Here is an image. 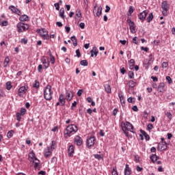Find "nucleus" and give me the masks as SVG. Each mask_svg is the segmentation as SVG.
<instances>
[{
    "label": "nucleus",
    "mask_w": 175,
    "mask_h": 175,
    "mask_svg": "<svg viewBox=\"0 0 175 175\" xmlns=\"http://www.w3.org/2000/svg\"><path fill=\"white\" fill-rule=\"evenodd\" d=\"M28 160L34 163L33 166L36 170H40V161L38 159L37 157L35 156V152H33V150L29 153Z\"/></svg>",
    "instance_id": "1"
},
{
    "label": "nucleus",
    "mask_w": 175,
    "mask_h": 175,
    "mask_svg": "<svg viewBox=\"0 0 175 175\" xmlns=\"http://www.w3.org/2000/svg\"><path fill=\"white\" fill-rule=\"evenodd\" d=\"M54 92L53 91L52 87L50 85H47L44 89V98L46 100H51L53 99V95Z\"/></svg>",
    "instance_id": "2"
},
{
    "label": "nucleus",
    "mask_w": 175,
    "mask_h": 175,
    "mask_svg": "<svg viewBox=\"0 0 175 175\" xmlns=\"http://www.w3.org/2000/svg\"><path fill=\"white\" fill-rule=\"evenodd\" d=\"M122 129L124 133V135L128 137L129 136V133H128L129 131V132H135L133 131V125L131 124L129 122H126L125 123H122Z\"/></svg>",
    "instance_id": "3"
},
{
    "label": "nucleus",
    "mask_w": 175,
    "mask_h": 175,
    "mask_svg": "<svg viewBox=\"0 0 175 175\" xmlns=\"http://www.w3.org/2000/svg\"><path fill=\"white\" fill-rule=\"evenodd\" d=\"M66 131L67 136L70 137L71 135H75V133H76V132H77L78 128H77V126H76L75 124H70L66 127Z\"/></svg>",
    "instance_id": "4"
},
{
    "label": "nucleus",
    "mask_w": 175,
    "mask_h": 175,
    "mask_svg": "<svg viewBox=\"0 0 175 175\" xmlns=\"http://www.w3.org/2000/svg\"><path fill=\"white\" fill-rule=\"evenodd\" d=\"M17 31L19 32V33H21L23 32H25L27 29L29 28V25L27 23L19 22L16 25Z\"/></svg>",
    "instance_id": "5"
},
{
    "label": "nucleus",
    "mask_w": 175,
    "mask_h": 175,
    "mask_svg": "<svg viewBox=\"0 0 175 175\" xmlns=\"http://www.w3.org/2000/svg\"><path fill=\"white\" fill-rule=\"evenodd\" d=\"M37 32L38 33H40V36L44 40H49V39H50V36H49V31H47L46 29H38Z\"/></svg>",
    "instance_id": "6"
},
{
    "label": "nucleus",
    "mask_w": 175,
    "mask_h": 175,
    "mask_svg": "<svg viewBox=\"0 0 175 175\" xmlns=\"http://www.w3.org/2000/svg\"><path fill=\"white\" fill-rule=\"evenodd\" d=\"M161 8L163 9V14L164 16H167V10L170 8V5L167 3V1H163L161 3Z\"/></svg>",
    "instance_id": "7"
},
{
    "label": "nucleus",
    "mask_w": 175,
    "mask_h": 175,
    "mask_svg": "<svg viewBox=\"0 0 175 175\" xmlns=\"http://www.w3.org/2000/svg\"><path fill=\"white\" fill-rule=\"evenodd\" d=\"M27 91H28V85H24L19 88L18 90V96L23 97L24 95L27 94Z\"/></svg>",
    "instance_id": "8"
},
{
    "label": "nucleus",
    "mask_w": 175,
    "mask_h": 175,
    "mask_svg": "<svg viewBox=\"0 0 175 175\" xmlns=\"http://www.w3.org/2000/svg\"><path fill=\"white\" fill-rule=\"evenodd\" d=\"M9 10L12 12L13 14H17L18 16H21L23 13L21 12V10H20L18 8L15 7L14 5H10L8 7Z\"/></svg>",
    "instance_id": "9"
},
{
    "label": "nucleus",
    "mask_w": 175,
    "mask_h": 175,
    "mask_svg": "<svg viewBox=\"0 0 175 175\" xmlns=\"http://www.w3.org/2000/svg\"><path fill=\"white\" fill-rule=\"evenodd\" d=\"M159 151H165L167 148V144L163 138H161V142L158 144Z\"/></svg>",
    "instance_id": "10"
},
{
    "label": "nucleus",
    "mask_w": 175,
    "mask_h": 175,
    "mask_svg": "<svg viewBox=\"0 0 175 175\" xmlns=\"http://www.w3.org/2000/svg\"><path fill=\"white\" fill-rule=\"evenodd\" d=\"M95 137H90L86 139V146L88 148H91L95 144Z\"/></svg>",
    "instance_id": "11"
},
{
    "label": "nucleus",
    "mask_w": 175,
    "mask_h": 175,
    "mask_svg": "<svg viewBox=\"0 0 175 175\" xmlns=\"http://www.w3.org/2000/svg\"><path fill=\"white\" fill-rule=\"evenodd\" d=\"M127 23L129 25V28L131 33H136V26L135 25V22L132 21L131 19L127 20Z\"/></svg>",
    "instance_id": "12"
},
{
    "label": "nucleus",
    "mask_w": 175,
    "mask_h": 175,
    "mask_svg": "<svg viewBox=\"0 0 175 175\" xmlns=\"http://www.w3.org/2000/svg\"><path fill=\"white\" fill-rule=\"evenodd\" d=\"M41 62L44 69H48L49 66H50V62L44 56L41 58Z\"/></svg>",
    "instance_id": "13"
},
{
    "label": "nucleus",
    "mask_w": 175,
    "mask_h": 175,
    "mask_svg": "<svg viewBox=\"0 0 175 175\" xmlns=\"http://www.w3.org/2000/svg\"><path fill=\"white\" fill-rule=\"evenodd\" d=\"M74 143L77 146H81L83 144V138L79 135L75 136L74 139Z\"/></svg>",
    "instance_id": "14"
},
{
    "label": "nucleus",
    "mask_w": 175,
    "mask_h": 175,
    "mask_svg": "<svg viewBox=\"0 0 175 175\" xmlns=\"http://www.w3.org/2000/svg\"><path fill=\"white\" fill-rule=\"evenodd\" d=\"M148 14V12L146 10H144L138 15V18H139L141 21H144Z\"/></svg>",
    "instance_id": "15"
},
{
    "label": "nucleus",
    "mask_w": 175,
    "mask_h": 175,
    "mask_svg": "<svg viewBox=\"0 0 175 175\" xmlns=\"http://www.w3.org/2000/svg\"><path fill=\"white\" fill-rule=\"evenodd\" d=\"M52 154H53V150H51L50 146H48L44 152V155L45 158H49V157H50V155H51Z\"/></svg>",
    "instance_id": "16"
},
{
    "label": "nucleus",
    "mask_w": 175,
    "mask_h": 175,
    "mask_svg": "<svg viewBox=\"0 0 175 175\" xmlns=\"http://www.w3.org/2000/svg\"><path fill=\"white\" fill-rule=\"evenodd\" d=\"M68 157H70L71 158L73 157V154H75V146L73 145L68 147Z\"/></svg>",
    "instance_id": "17"
},
{
    "label": "nucleus",
    "mask_w": 175,
    "mask_h": 175,
    "mask_svg": "<svg viewBox=\"0 0 175 175\" xmlns=\"http://www.w3.org/2000/svg\"><path fill=\"white\" fill-rule=\"evenodd\" d=\"M132 174V170L129 167V165L126 164L124 168V175H131Z\"/></svg>",
    "instance_id": "18"
},
{
    "label": "nucleus",
    "mask_w": 175,
    "mask_h": 175,
    "mask_svg": "<svg viewBox=\"0 0 175 175\" xmlns=\"http://www.w3.org/2000/svg\"><path fill=\"white\" fill-rule=\"evenodd\" d=\"M66 99L67 100H72V99H73V92H71V91L66 92Z\"/></svg>",
    "instance_id": "19"
},
{
    "label": "nucleus",
    "mask_w": 175,
    "mask_h": 175,
    "mask_svg": "<svg viewBox=\"0 0 175 175\" xmlns=\"http://www.w3.org/2000/svg\"><path fill=\"white\" fill-rule=\"evenodd\" d=\"M59 102L61 106H65V96H64V94L59 95Z\"/></svg>",
    "instance_id": "20"
},
{
    "label": "nucleus",
    "mask_w": 175,
    "mask_h": 175,
    "mask_svg": "<svg viewBox=\"0 0 175 175\" xmlns=\"http://www.w3.org/2000/svg\"><path fill=\"white\" fill-rule=\"evenodd\" d=\"M19 20L21 23H24V21H28L29 20V16H28V15L23 14L19 17Z\"/></svg>",
    "instance_id": "21"
},
{
    "label": "nucleus",
    "mask_w": 175,
    "mask_h": 175,
    "mask_svg": "<svg viewBox=\"0 0 175 175\" xmlns=\"http://www.w3.org/2000/svg\"><path fill=\"white\" fill-rule=\"evenodd\" d=\"M98 53H99V51H98L96 46L93 47L92 50L90 51L91 57H94V55H95V57H96V55H98Z\"/></svg>",
    "instance_id": "22"
},
{
    "label": "nucleus",
    "mask_w": 175,
    "mask_h": 175,
    "mask_svg": "<svg viewBox=\"0 0 175 175\" xmlns=\"http://www.w3.org/2000/svg\"><path fill=\"white\" fill-rule=\"evenodd\" d=\"M48 53L49 54L50 61H51L52 65H54V64H55V57H54L53 54H51V51H49Z\"/></svg>",
    "instance_id": "23"
},
{
    "label": "nucleus",
    "mask_w": 175,
    "mask_h": 175,
    "mask_svg": "<svg viewBox=\"0 0 175 175\" xmlns=\"http://www.w3.org/2000/svg\"><path fill=\"white\" fill-rule=\"evenodd\" d=\"M136 85H137V83H136L135 81H134L133 80H130L129 81V88H135V87H136Z\"/></svg>",
    "instance_id": "24"
},
{
    "label": "nucleus",
    "mask_w": 175,
    "mask_h": 175,
    "mask_svg": "<svg viewBox=\"0 0 175 175\" xmlns=\"http://www.w3.org/2000/svg\"><path fill=\"white\" fill-rule=\"evenodd\" d=\"M165 88V83H160L158 86V91L159 92H163Z\"/></svg>",
    "instance_id": "25"
},
{
    "label": "nucleus",
    "mask_w": 175,
    "mask_h": 175,
    "mask_svg": "<svg viewBox=\"0 0 175 175\" xmlns=\"http://www.w3.org/2000/svg\"><path fill=\"white\" fill-rule=\"evenodd\" d=\"M118 96L122 106H124V105H125V98H124L122 94H119Z\"/></svg>",
    "instance_id": "26"
},
{
    "label": "nucleus",
    "mask_w": 175,
    "mask_h": 175,
    "mask_svg": "<svg viewBox=\"0 0 175 175\" xmlns=\"http://www.w3.org/2000/svg\"><path fill=\"white\" fill-rule=\"evenodd\" d=\"M40 87V83L38 80H36L33 83V88H36V90H38Z\"/></svg>",
    "instance_id": "27"
},
{
    "label": "nucleus",
    "mask_w": 175,
    "mask_h": 175,
    "mask_svg": "<svg viewBox=\"0 0 175 175\" xmlns=\"http://www.w3.org/2000/svg\"><path fill=\"white\" fill-rule=\"evenodd\" d=\"M9 62H10V59L9 58V56H7L3 62L4 68H8V65H9Z\"/></svg>",
    "instance_id": "28"
},
{
    "label": "nucleus",
    "mask_w": 175,
    "mask_h": 175,
    "mask_svg": "<svg viewBox=\"0 0 175 175\" xmlns=\"http://www.w3.org/2000/svg\"><path fill=\"white\" fill-rule=\"evenodd\" d=\"M150 159L153 163H155L157 162V159H159V157L157 156V154H152L150 156Z\"/></svg>",
    "instance_id": "29"
},
{
    "label": "nucleus",
    "mask_w": 175,
    "mask_h": 175,
    "mask_svg": "<svg viewBox=\"0 0 175 175\" xmlns=\"http://www.w3.org/2000/svg\"><path fill=\"white\" fill-rule=\"evenodd\" d=\"M65 9L64 8H62L59 11V16L64 19H65Z\"/></svg>",
    "instance_id": "30"
},
{
    "label": "nucleus",
    "mask_w": 175,
    "mask_h": 175,
    "mask_svg": "<svg viewBox=\"0 0 175 175\" xmlns=\"http://www.w3.org/2000/svg\"><path fill=\"white\" fill-rule=\"evenodd\" d=\"M105 91L107 94H111V88L110 87V85L106 84L105 85Z\"/></svg>",
    "instance_id": "31"
},
{
    "label": "nucleus",
    "mask_w": 175,
    "mask_h": 175,
    "mask_svg": "<svg viewBox=\"0 0 175 175\" xmlns=\"http://www.w3.org/2000/svg\"><path fill=\"white\" fill-rule=\"evenodd\" d=\"M50 148L51 149L52 151H53V150H55V148H57V143L55 142V141H52Z\"/></svg>",
    "instance_id": "32"
},
{
    "label": "nucleus",
    "mask_w": 175,
    "mask_h": 175,
    "mask_svg": "<svg viewBox=\"0 0 175 175\" xmlns=\"http://www.w3.org/2000/svg\"><path fill=\"white\" fill-rule=\"evenodd\" d=\"M5 85H6V90H8V91H10V90H12V82L10 81H8L6 83H5Z\"/></svg>",
    "instance_id": "33"
},
{
    "label": "nucleus",
    "mask_w": 175,
    "mask_h": 175,
    "mask_svg": "<svg viewBox=\"0 0 175 175\" xmlns=\"http://www.w3.org/2000/svg\"><path fill=\"white\" fill-rule=\"evenodd\" d=\"M154 19V15L152 14V13H150L148 14V16L147 18V22L148 23H151V21Z\"/></svg>",
    "instance_id": "34"
},
{
    "label": "nucleus",
    "mask_w": 175,
    "mask_h": 175,
    "mask_svg": "<svg viewBox=\"0 0 175 175\" xmlns=\"http://www.w3.org/2000/svg\"><path fill=\"white\" fill-rule=\"evenodd\" d=\"M164 113H165V116L167 117L168 120H170V121H172V113L169 111H165Z\"/></svg>",
    "instance_id": "35"
},
{
    "label": "nucleus",
    "mask_w": 175,
    "mask_h": 175,
    "mask_svg": "<svg viewBox=\"0 0 175 175\" xmlns=\"http://www.w3.org/2000/svg\"><path fill=\"white\" fill-rule=\"evenodd\" d=\"M94 157L96 159H98V161H101V159H103V154H96L94 155Z\"/></svg>",
    "instance_id": "36"
},
{
    "label": "nucleus",
    "mask_w": 175,
    "mask_h": 175,
    "mask_svg": "<svg viewBox=\"0 0 175 175\" xmlns=\"http://www.w3.org/2000/svg\"><path fill=\"white\" fill-rule=\"evenodd\" d=\"M71 40L73 42V46L76 47V46H77V39L76 38V37L75 36L71 37Z\"/></svg>",
    "instance_id": "37"
},
{
    "label": "nucleus",
    "mask_w": 175,
    "mask_h": 175,
    "mask_svg": "<svg viewBox=\"0 0 175 175\" xmlns=\"http://www.w3.org/2000/svg\"><path fill=\"white\" fill-rule=\"evenodd\" d=\"M13 133H14V131L13 130L8 131L7 133V137H8V139L13 137Z\"/></svg>",
    "instance_id": "38"
},
{
    "label": "nucleus",
    "mask_w": 175,
    "mask_h": 175,
    "mask_svg": "<svg viewBox=\"0 0 175 175\" xmlns=\"http://www.w3.org/2000/svg\"><path fill=\"white\" fill-rule=\"evenodd\" d=\"M101 14H102V8L98 7V8L97 9V12L96 13V15L97 16V17H99Z\"/></svg>",
    "instance_id": "39"
},
{
    "label": "nucleus",
    "mask_w": 175,
    "mask_h": 175,
    "mask_svg": "<svg viewBox=\"0 0 175 175\" xmlns=\"http://www.w3.org/2000/svg\"><path fill=\"white\" fill-rule=\"evenodd\" d=\"M127 101L129 102V103H135V102H136V98L129 97L128 98Z\"/></svg>",
    "instance_id": "40"
},
{
    "label": "nucleus",
    "mask_w": 175,
    "mask_h": 175,
    "mask_svg": "<svg viewBox=\"0 0 175 175\" xmlns=\"http://www.w3.org/2000/svg\"><path fill=\"white\" fill-rule=\"evenodd\" d=\"M80 64L82 66H88V62H87V60H82L80 62Z\"/></svg>",
    "instance_id": "41"
},
{
    "label": "nucleus",
    "mask_w": 175,
    "mask_h": 175,
    "mask_svg": "<svg viewBox=\"0 0 175 175\" xmlns=\"http://www.w3.org/2000/svg\"><path fill=\"white\" fill-rule=\"evenodd\" d=\"M111 174L112 175H118V172L117 171V167H113L112 171H111Z\"/></svg>",
    "instance_id": "42"
},
{
    "label": "nucleus",
    "mask_w": 175,
    "mask_h": 175,
    "mask_svg": "<svg viewBox=\"0 0 175 175\" xmlns=\"http://www.w3.org/2000/svg\"><path fill=\"white\" fill-rule=\"evenodd\" d=\"M75 16V18H80V17H81V12L80 10H77Z\"/></svg>",
    "instance_id": "43"
},
{
    "label": "nucleus",
    "mask_w": 175,
    "mask_h": 175,
    "mask_svg": "<svg viewBox=\"0 0 175 175\" xmlns=\"http://www.w3.org/2000/svg\"><path fill=\"white\" fill-rule=\"evenodd\" d=\"M21 116H23V115L21 114L20 112L16 113V117L17 121H18V122L21 121Z\"/></svg>",
    "instance_id": "44"
},
{
    "label": "nucleus",
    "mask_w": 175,
    "mask_h": 175,
    "mask_svg": "<svg viewBox=\"0 0 175 175\" xmlns=\"http://www.w3.org/2000/svg\"><path fill=\"white\" fill-rule=\"evenodd\" d=\"M133 12H135V10H133V6H130L129 7V14H128V16H132V13H133Z\"/></svg>",
    "instance_id": "45"
},
{
    "label": "nucleus",
    "mask_w": 175,
    "mask_h": 175,
    "mask_svg": "<svg viewBox=\"0 0 175 175\" xmlns=\"http://www.w3.org/2000/svg\"><path fill=\"white\" fill-rule=\"evenodd\" d=\"M129 79H135V73L133 71L129 72Z\"/></svg>",
    "instance_id": "46"
},
{
    "label": "nucleus",
    "mask_w": 175,
    "mask_h": 175,
    "mask_svg": "<svg viewBox=\"0 0 175 175\" xmlns=\"http://www.w3.org/2000/svg\"><path fill=\"white\" fill-rule=\"evenodd\" d=\"M5 96H6L5 92L3 91V90L0 89V98H5Z\"/></svg>",
    "instance_id": "47"
},
{
    "label": "nucleus",
    "mask_w": 175,
    "mask_h": 175,
    "mask_svg": "<svg viewBox=\"0 0 175 175\" xmlns=\"http://www.w3.org/2000/svg\"><path fill=\"white\" fill-rule=\"evenodd\" d=\"M133 43H134V44H139V39L137 37L135 36L133 38Z\"/></svg>",
    "instance_id": "48"
},
{
    "label": "nucleus",
    "mask_w": 175,
    "mask_h": 175,
    "mask_svg": "<svg viewBox=\"0 0 175 175\" xmlns=\"http://www.w3.org/2000/svg\"><path fill=\"white\" fill-rule=\"evenodd\" d=\"M25 113H27V109H25V108H21L20 114L22 116H25Z\"/></svg>",
    "instance_id": "49"
},
{
    "label": "nucleus",
    "mask_w": 175,
    "mask_h": 175,
    "mask_svg": "<svg viewBox=\"0 0 175 175\" xmlns=\"http://www.w3.org/2000/svg\"><path fill=\"white\" fill-rule=\"evenodd\" d=\"M135 162H136V163H140V157H139V155L135 156Z\"/></svg>",
    "instance_id": "50"
},
{
    "label": "nucleus",
    "mask_w": 175,
    "mask_h": 175,
    "mask_svg": "<svg viewBox=\"0 0 175 175\" xmlns=\"http://www.w3.org/2000/svg\"><path fill=\"white\" fill-rule=\"evenodd\" d=\"M167 66H169V63L167 62H164L162 63L161 64V68H167Z\"/></svg>",
    "instance_id": "51"
},
{
    "label": "nucleus",
    "mask_w": 175,
    "mask_h": 175,
    "mask_svg": "<svg viewBox=\"0 0 175 175\" xmlns=\"http://www.w3.org/2000/svg\"><path fill=\"white\" fill-rule=\"evenodd\" d=\"M166 80L168 81V84H172L173 83V81L172 80V78L170 76L166 77Z\"/></svg>",
    "instance_id": "52"
},
{
    "label": "nucleus",
    "mask_w": 175,
    "mask_h": 175,
    "mask_svg": "<svg viewBox=\"0 0 175 175\" xmlns=\"http://www.w3.org/2000/svg\"><path fill=\"white\" fill-rule=\"evenodd\" d=\"M8 25H9V22L8 21H3L1 23L2 27H8Z\"/></svg>",
    "instance_id": "53"
},
{
    "label": "nucleus",
    "mask_w": 175,
    "mask_h": 175,
    "mask_svg": "<svg viewBox=\"0 0 175 175\" xmlns=\"http://www.w3.org/2000/svg\"><path fill=\"white\" fill-rule=\"evenodd\" d=\"M152 128H154V125H152L151 123H149L147 126L148 131H151Z\"/></svg>",
    "instance_id": "54"
},
{
    "label": "nucleus",
    "mask_w": 175,
    "mask_h": 175,
    "mask_svg": "<svg viewBox=\"0 0 175 175\" xmlns=\"http://www.w3.org/2000/svg\"><path fill=\"white\" fill-rule=\"evenodd\" d=\"M129 64L130 66H135V59H131L129 62Z\"/></svg>",
    "instance_id": "55"
},
{
    "label": "nucleus",
    "mask_w": 175,
    "mask_h": 175,
    "mask_svg": "<svg viewBox=\"0 0 175 175\" xmlns=\"http://www.w3.org/2000/svg\"><path fill=\"white\" fill-rule=\"evenodd\" d=\"M42 69H43V66H42V64L38 65V71L39 72V73H42Z\"/></svg>",
    "instance_id": "56"
},
{
    "label": "nucleus",
    "mask_w": 175,
    "mask_h": 175,
    "mask_svg": "<svg viewBox=\"0 0 175 175\" xmlns=\"http://www.w3.org/2000/svg\"><path fill=\"white\" fill-rule=\"evenodd\" d=\"M21 43H24V44H27V43H28V40L25 38H22L21 40Z\"/></svg>",
    "instance_id": "57"
},
{
    "label": "nucleus",
    "mask_w": 175,
    "mask_h": 175,
    "mask_svg": "<svg viewBox=\"0 0 175 175\" xmlns=\"http://www.w3.org/2000/svg\"><path fill=\"white\" fill-rule=\"evenodd\" d=\"M126 72V70H125V68L122 67L120 68V73H122V75H125Z\"/></svg>",
    "instance_id": "58"
},
{
    "label": "nucleus",
    "mask_w": 175,
    "mask_h": 175,
    "mask_svg": "<svg viewBox=\"0 0 175 175\" xmlns=\"http://www.w3.org/2000/svg\"><path fill=\"white\" fill-rule=\"evenodd\" d=\"M141 50L142 51H146V53H148V48L147 47L142 46Z\"/></svg>",
    "instance_id": "59"
},
{
    "label": "nucleus",
    "mask_w": 175,
    "mask_h": 175,
    "mask_svg": "<svg viewBox=\"0 0 175 175\" xmlns=\"http://www.w3.org/2000/svg\"><path fill=\"white\" fill-rule=\"evenodd\" d=\"M54 6L56 8V10H59V3H55Z\"/></svg>",
    "instance_id": "60"
},
{
    "label": "nucleus",
    "mask_w": 175,
    "mask_h": 175,
    "mask_svg": "<svg viewBox=\"0 0 175 175\" xmlns=\"http://www.w3.org/2000/svg\"><path fill=\"white\" fill-rule=\"evenodd\" d=\"M77 94L78 95V96H81V95H83V90H79Z\"/></svg>",
    "instance_id": "61"
},
{
    "label": "nucleus",
    "mask_w": 175,
    "mask_h": 175,
    "mask_svg": "<svg viewBox=\"0 0 175 175\" xmlns=\"http://www.w3.org/2000/svg\"><path fill=\"white\" fill-rule=\"evenodd\" d=\"M136 170H137V172H142L143 170V167L137 165L136 167Z\"/></svg>",
    "instance_id": "62"
},
{
    "label": "nucleus",
    "mask_w": 175,
    "mask_h": 175,
    "mask_svg": "<svg viewBox=\"0 0 175 175\" xmlns=\"http://www.w3.org/2000/svg\"><path fill=\"white\" fill-rule=\"evenodd\" d=\"M117 113H118V109L116 108L113 111V116H117Z\"/></svg>",
    "instance_id": "63"
},
{
    "label": "nucleus",
    "mask_w": 175,
    "mask_h": 175,
    "mask_svg": "<svg viewBox=\"0 0 175 175\" xmlns=\"http://www.w3.org/2000/svg\"><path fill=\"white\" fill-rule=\"evenodd\" d=\"M38 175H46V171H40Z\"/></svg>",
    "instance_id": "64"
}]
</instances>
